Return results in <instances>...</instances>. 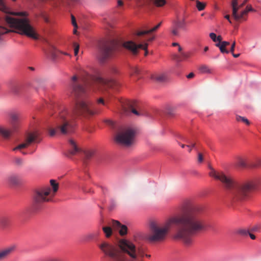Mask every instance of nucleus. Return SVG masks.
I'll return each mask as SVG.
<instances>
[{"label":"nucleus","instance_id":"f257e3e1","mask_svg":"<svg viewBox=\"0 0 261 261\" xmlns=\"http://www.w3.org/2000/svg\"><path fill=\"white\" fill-rule=\"evenodd\" d=\"M203 207L198 204H190L181 213L171 217L163 223L152 222L150 234L147 239L151 242L164 241L173 226H175L173 238L189 246L193 242V236L206 229L203 218Z\"/></svg>","mask_w":261,"mask_h":261},{"label":"nucleus","instance_id":"f03ea898","mask_svg":"<svg viewBox=\"0 0 261 261\" xmlns=\"http://www.w3.org/2000/svg\"><path fill=\"white\" fill-rule=\"evenodd\" d=\"M98 113L88 100H82L76 102L71 111L62 107L55 115V122L53 126L48 128L50 136L59 133L63 135L68 134L72 130V121L79 116H90Z\"/></svg>","mask_w":261,"mask_h":261},{"label":"nucleus","instance_id":"7ed1b4c3","mask_svg":"<svg viewBox=\"0 0 261 261\" xmlns=\"http://www.w3.org/2000/svg\"><path fill=\"white\" fill-rule=\"evenodd\" d=\"M97 246L107 261H144L143 250L125 239L117 243L102 240Z\"/></svg>","mask_w":261,"mask_h":261},{"label":"nucleus","instance_id":"20e7f679","mask_svg":"<svg viewBox=\"0 0 261 261\" xmlns=\"http://www.w3.org/2000/svg\"><path fill=\"white\" fill-rule=\"evenodd\" d=\"M209 168L211 171L208 175L222 182L227 190L229 196L234 201L245 200L255 189V185L251 181L238 182L223 172L215 170L211 166H209Z\"/></svg>","mask_w":261,"mask_h":261},{"label":"nucleus","instance_id":"39448f33","mask_svg":"<svg viewBox=\"0 0 261 261\" xmlns=\"http://www.w3.org/2000/svg\"><path fill=\"white\" fill-rule=\"evenodd\" d=\"M80 77L74 75L71 80L73 92L76 96H80L87 92L88 87L92 84H96L105 88H112L117 85L113 79H105L100 76H94L84 69L80 72Z\"/></svg>","mask_w":261,"mask_h":261},{"label":"nucleus","instance_id":"423d86ee","mask_svg":"<svg viewBox=\"0 0 261 261\" xmlns=\"http://www.w3.org/2000/svg\"><path fill=\"white\" fill-rule=\"evenodd\" d=\"M12 14L23 17L15 18L7 16L5 20L10 27L17 30L20 34L24 35L35 40L38 39V35L35 29L30 24L29 20L25 17L27 15L26 12L13 13Z\"/></svg>","mask_w":261,"mask_h":261},{"label":"nucleus","instance_id":"0eeeda50","mask_svg":"<svg viewBox=\"0 0 261 261\" xmlns=\"http://www.w3.org/2000/svg\"><path fill=\"white\" fill-rule=\"evenodd\" d=\"M9 123L10 129L0 126V135L5 139H8L11 135L17 132L20 127L21 114L16 111H12L9 112Z\"/></svg>","mask_w":261,"mask_h":261},{"label":"nucleus","instance_id":"6e6552de","mask_svg":"<svg viewBox=\"0 0 261 261\" xmlns=\"http://www.w3.org/2000/svg\"><path fill=\"white\" fill-rule=\"evenodd\" d=\"M153 39V37H150L147 38L143 37H139L136 34L134 40L137 42L140 43L137 44L134 41L130 40L124 42L123 44V46L125 48L131 51L134 55H137L138 53V49L141 48L145 50V56H146L148 55V52L147 49L148 44L146 41H151Z\"/></svg>","mask_w":261,"mask_h":261},{"label":"nucleus","instance_id":"1a4fd4ad","mask_svg":"<svg viewBox=\"0 0 261 261\" xmlns=\"http://www.w3.org/2000/svg\"><path fill=\"white\" fill-rule=\"evenodd\" d=\"M135 133V129L132 127H122L117 132L115 141L121 145L129 146L134 142Z\"/></svg>","mask_w":261,"mask_h":261},{"label":"nucleus","instance_id":"9d476101","mask_svg":"<svg viewBox=\"0 0 261 261\" xmlns=\"http://www.w3.org/2000/svg\"><path fill=\"white\" fill-rule=\"evenodd\" d=\"M54 195L51 194L50 188L38 189L34 193L33 199L35 206H39L44 203L53 201Z\"/></svg>","mask_w":261,"mask_h":261},{"label":"nucleus","instance_id":"9b49d317","mask_svg":"<svg viewBox=\"0 0 261 261\" xmlns=\"http://www.w3.org/2000/svg\"><path fill=\"white\" fill-rule=\"evenodd\" d=\"M117 43L115 40H111L105 42L100 48L99 60L101 62L112 58L116 50Z\"/></svg>","mask_w":261,"mask_h":261},{"label":"nucleus","instance_id":"f8f14e48","mask_svg":"<svg viewBox=\"0 0 261 261\" xmlns=\"http://www.w3.org/2000/svg\"><path fill=\"white\" fill-rule=\"evenodd\" d=\"M41 139L39 138V134L37 132L30 133L28 134L25 141L13 149V151L26 148L33 142L39 143Z\"/></svg>","mask_w":261,"mask_h":261},{"label":"nucleus","instance_id":"ddd939ff","mask_svg":"<svg viewBox=\"0 0 261 261\" xmlns=\"http://www.w3.org/2000/svg\"><path fill=\"white\" fill-rule=\"evenodd\" d=\"M186 22L185 19H180L177 18L173 21L170 28V33L173 37L180 36V30L185 28Z\"/></svg>","mask_w":261,"mask_h":261},{"label":"nucleus","instance_id":"4468645a","mask_svg":"<svg viewBox=\"0 0 261 261\" xmlns=\"http://www.w3.org/2000/svg\"><path fill=\"white\" fill-rule=\"evenodd\" d=\"M137 109L138 104L134 101H128L123 106V111L125 113L128 114L132 112L136 116H140L141 114Z\"/></svg>","mask_w":261,"mask_h":261},{"label":"nucleus","instance_id":"2eb2a0df","mask_svg":"<svg viewBox=\"0 0 261 261\" xmlns=\"http://www.w3.org/2000/svg\"><path fill=\"white\" fill-rule=\"evenodd\" d=\"M16 247L11 245L0 250V261H3L7 258L15 250Z\"/></svg>","mask_w":261,"mask_h":261},{"label":"nucleus","instance_id":"dca6fc26","mask_svg":"<svg viewBox=\"0 0 261 261\" xmlns=\"http://www.w3.org/2000/svg\"><path fill=\"white\" fill-rule=\"evenodd\" d=\"M111 225L113 226L114 229L120 228L119 232L121 236H123L127 233V227L125 225H121L119 221L112 220Z\"/></svg>","mask_w":261,"mask_h":261},{"label":"nucleus","instance_id":"f3484780","mask_svg":"<svg viewBox=\"0 0 261 261\" xmlns=\"http://www.w3.org/2000/svg\"><path fill=\"white\" fill-rule=\"evenodd\" d=\"M7 181L9 185L16 186L20 182V177L16 174H11L7 177Z\"/></svg>","mask_w":261,"mask_h":261},{"label":"nucleus","instance_id":"a211bd4d","mask_svg":"<svg viewBox=\"0 0 261 261\" xmlns=\"http://www.w3.org/2000/svg\"><path fill=\"white\" fill-rule=\"evenodd\" d=\"M161 23H162L161 22H160L156 25H155L154 27H153V28H152L150 30L139 31L136 33L137 36L139 37H144L145 35L150 34V33H151L152 32L156 31L160 27Z\"/></svg>","mask_w":261,"mask_h":261},{"label":"nucleus","instance_id":"6ab92c4d","mask_svg":"<svg viewBox=\"0 0 261 261\" xmlns=\"http://www.w3.org/2000/svg\"><path fill=\"white\" fill-rule=\"evenodd\" d=\"M239 7L237 8L235 13H233V10H232V16L234 18V19L238 21L240 19H244V16L247 15V11L246 10H244L242 11L240 14L238 13V10L240 9Z\"/></svg>","mask_w":261,"mask_h":261},{"label":"nucleus","instance_id":"aec40b11","mask_svg":"<svg viewBox=\"0 0 261 261\" xmlns=\"http://www.w3.org/2000/svg\"><path fill=\"white\" fill-rule=\"evenodd\" d=\"M69 143L70 147V149L69 152L71 155H74L80 151V148L78 147L75 142L73 140H69Z\"/></svg>","mask_w":261,"mask_h":261},{"label":"nucleus","instance_id":"412c9836","mask_svg":"<svg viewBox=\"0 0 261 261\" xmlns=\"http://www.w3.org/2000/svg\"><path fill=\"white\" fill-rule=\"evenodd\" d=\"M11 222L10 218L8 216H4L0 218V226L3 228L8 227Z\"/></svg>","mask_w":261,"mask_h":261},{"label":"nucleus","instance_id":"4be33fe9","mask_svg":"<svg viewBox=\"0 0 261 261\" xmlns=\"http://www.w3.org/2000/svg\"><path fill=\"white\" fill-rule=\"evenodd\" d=\"M151 78L158 82L161 83L166 80L167 76L164 73H156L153 74Z\"/></svg>","mask_w":261,"mask_h":261},{"label":"nucleus","instance_id":"5701e85b","mask_svg":"<svg viewBox=\"0 0 261 261\" xmlns=\"http://www.w3.org/2000/svg\"><path fill=\"white\" fill-rule=\"evenodd\" d=\"M112 221L109 224V226H103L102 229L105 234V236L107 238H109L112 234V227L111 225Z\"/></svg>","mask_w":261,"mask_h":261},{"label":"nucleus","instance_id":"b1692460","mask_svg":"<svg viewBox=\"0 0 261 261\" xmlns=\"http://www.w3.org/2000/svg\"><path fill=\"white\" fill-rule=\"evenodd\" d=\"M190 57V54L188 53H181L180 56L174 55V59L177 62H180Z\"/></svg>","mask_w":261,"mask_h":261},{"label":"nucleus","instance_id":"393cba45","mask_svg":"<svg viewBox=\"0 0 261 261\" xmlns=\"http://www.w3.org/2000/svg\"><path fill=\"white\" fill-rule=\"evenodd\" d=\"M141 73V70L137 66H133L130 68V76H136L139 77Z\"/></svg>","mask_w":261,"mask_h":261},{"label":"nucleus","instance_id":"a878e982","mask_svg":"<svg viewBox=\"0 0 261 261\" xmlns=\"http://www.w3.org/2000/svg\"><path fill=\"white\" fill-rule=\"evenodd\" d=\"M46 54L50 56L53 60H55L57 57V53L56 49L53 46H50L48 50L46 51Z\"/></svg>","mask_w":261,"mask_h":261},{"label":"nucleus","instance_id":"bb28decb","mask_svg":"<svg viewBox=\"0 0 261 261\" xmlns=\"http://www.w3.org/2000/svg\"><path fill=\"white\" fill-rule=\"evenodd\" d=\"M50 185L53 188V191L51 190V194L54 195V197L56 193L57 192L59 185L56 182V181L54 179H51L50 180Z\"/></svg>","mask_w":261,"mask_h":261},{"label":"nucleus","instance_id":"cd10ccee","mask_svg":"<svg viewBox=\"0 0 261 261\" xmlns=\"http://www.w3.org/2000/svg\"><path fill=\"white\" fill-rule=\"evenodd\" d=\"M235 233L241 236L245 237L248 235V233H249V230H247L246 229L239 228L236 230Z\"/></svg>","mask_w":261,"mask_h":261},{"label":"nucleus","instance_id":"c85d7f7f","mask_svg":"<svg viewBox=\"0 0 261 261\" xmlns=\"http://www.w3.org/2000/svg\"><path fill=\"white\" fill-rule=\"evenodd\" d=\"M95 151L93 150H87L84 151L85 156L86 160H89L93 156Z\"/></svg>","mask_w":261,"mask_h":261},{"label":"nucleus","instance_id":"c756f323","mask_svg":"<svg viewBox=\"0 0 261 261\" xmlns=\"http://www.w3.org/2000/svg\"><path fill=\"white\" fill-rule=\"evenodd\" d=\"M20 90L19 85L14 84L11 87V91L14 94H18Z\"/></svg>","mask_w":261,"mask_h":261},{"label":"nucleus","instance_id":"7c9ffc66","mask_svg":"<svg viewBox=\"0 0 261 261\" xmlns=\"http://www.w3.org/2000/svg\"><path fill=\"white\" fill-rule=\"evenodd\" d=\"M236 120L238 121L242 122L248 125H249L250 124L249 121L246 118H245L244 117H242L241 116L237 115Z\"/></svg>","mask_w":261,"mask_h":261},{"label":"nucleus","instance_id":"2f4dec72","mask_svg":"<svg viewBox=\"0 0 261 261\" xmlns=\"http://www.w3.org/2000/svg\"><path fill=\"white\" fill-rule=\"evenodd\" d=\"M216 45L217 47L219 48L220 50L221 53H222V54H224V53L228 54L229 53V51L226 49V47H225L224 45H222L221 43H218L216 44Z\"/></svg>","mask_w":261,"mask_h":261},{"label":"nucleus","instance_id":"473e14b6","mask_svg":"<svg viewBox=\"0 0 261 261\" xmlns=\"http://www.w3.org/2000/svg\"><path fill=\"white\" fill-rule=\"evenodd\" d=\"M0 10L6 13H9L8 8L5 4L4 0H0Z\"/></svg>","mask_w":261,"mask_h":261},{"label":"nucleus","instance_id":"72a5a7b5","mask_svg":"<svg viewBox=\"0 0 261 261\" xmlns=\"http://www.w3.org/2000/svg\"><path fill=\"white\" fill-rule=\"evenodd\" d=\"M98 236H99L98 231L93 232H92V233H90L87 234V238L88 240H92L94 238L98 237Z\"/></svg>","mask_w":261,"mask_h":261},{"label":"nucleus","instance_id":"f704fd0d","mask_svg":"<svg viewBox=\"0 0 261 261\" xmlns=\"http://www.w3.org/2000/svg\"><path fill=\"white\" fill-rule=\"evenodd\" d=\"M196 7L199 11H202L204 9L205 7V4L201 3V2H199V1H196Z\"/></svg>","mask_w":261,"mask_h":261},{"label":"nucleus","instance_id":"c9c22d12","mask_svg":"<svg viewBox=\"0 0 261 261\" xmlns=\"http://www.w3.org/2000/svg\"><path fill=\"white\" fill-rule=\"evenodd\" d=\"M238 1V0H232L231 7L232 10H233V13H235L237 8L239 7Z\"/></svg>","mask_w":261,"mask_h":261},{"label":"nucleus","instance_id":"e433bc0d","mask_svg":"<svg viewBox=\"0 0 261 261\" xmlns=\"http://www.w3.org/2000/svg\"><path fill=\"white\" fill-rule=\"evenodd\" d=\"M200 71L202 73H209L210 72V70L208 69V67L205 65H202L199 68Z\"/></svg>","mask_w":261,"mask_h":261},{"label":"nucleus","instance_id":"4c0bfd02","mask_svg":"<svg viewBox=\"0 0 261 261\" xmlns=\"http://www.w3.org/2000/svg\"><path fill=\"white\" fill-rule=\"evenodd\" d=\"M15 164L17 166H21L23 163V161L22 159L16 158L14 159Z\"/></svg>","mask_w":261,"mask_h":261},{"label":"nucleus","instance_id":"58836bf2","mask_svg":"<svg viewBox=\"0 0 261 261\" xmlns=\"http://www.w3.org/2000/svg\"><path fill=\"white\" fill-rule=\"evenodd\" d=\"M238 164L239 166H240L241 167H246V163L245 161L241 158L239 159Z\"/></svg>","mask_w":261,"mask_h":261},{"label":"nucleus","instance_id":"ea45409f","mask_svg":"<svg viewBox=\"0 0 261 261\" xmlns=\"http://www.w3.org/2000/svg\"><path fill=\"white\" fill-rule=\"evenodd\" d=\"M186 142L189 144V145H187L186 146L189 148V151L191 152L192 148L195 146V143H191L189 140H187Z\"/></svg>","mask_w":261,"mask_h":261},{"label":"nucleus","instance_id":"a19ab883","mask_svg":"<svg viewBox=\"0 0 261 261\" xmlns=\"http://www.w3.org/2000/svg\"><path fill=\"white\" fill-rule=\"evenodd\" d=\"M74 53L75 56H77L79 50V45L76 43H74Z\"/></svg>","mask_w":261,"mask_h":261},{"label":"nucleus","instance_id":"79ce46f5","mask_svg":"<svg viewBox=\"0 0 261 261\" xmlns=\"http://www.w3.org/2000/svg\"><path fill=\"white\" fill-rule=\"evenodd\" d=\"M44 261H63L62 259L58 257H50L46 259Z\"/></svg>","mask_w":261,"mask_h":261},{"label":"nucleus","instance_id":"37998d69","mask_svg":"<svg viewBox=\"0 0 261 261\" xmlns=\"http://www.w3.org/2000/svg\"><path fill=\"white\" fill-rule=\"evenodd\" d=\"M216 35L214 33L210 34V37L214 42H216Z\"/></svg>","mask_w":261,"mask_h":261},{"label":"nucleus","instance_id":"c03bdc74","mask_svg":"<svg viewBox=\"0 0 261 261\" xmlns=\"http://www.w3.org/2000/svg\"><path fill=\"white\" fill-rule=\"evenodd\" d=\"M41 17L45 22L47 23L49 22L48 18L45 14H44V13L41 14Z\"/></svg>","mask_w":261,"mask_h":261},{"label":"nucleus","instance_id":"a18cd8bd","mask_svg":"<svg viewBox=\"0 0 261 261\" xmlns=\"http://www.w3.org/2000/svg\"><path fill=\"white\" fill-rule=\"evenodd\" d=\"M71 19H72V23L73 25L74 26V27L77 28V25L76 22V19H75V18L73 15H72Z\"/></svg>","mask_w":261,"mask_h":261},{"label":"nucleus","instance_id":"49530a36","mask_svg":"<svg viewBox=\"0 0 261 261\" xmlns=\"http://www.w3.org/2000/svg\"><path fill=\"white\" fill-rule=\"evenodd\" d=\"M203 155H202V153H198V161L199 163H201V162H203Z\"/></svg>","mask_w":261,"mask_h":261},{"label":"nucleus","instance_id":"de8ad7c7","mask_svg":"<svg viewBox=\"0 0 261 261\" xmlns=\"http://www.w3.org/2000/svg\"><path fill=\"white\" fill-rule=\"evenodd\" d=\"M258 227L257 226H253L249 230L250 232H254L258 230Z\"/></svg>","mask_w":261,"mask_h":261},{"label":"nucleus","instance_id":"09e8293b","mask_svg":"<svg viewBox=\"0 0 261 261\" xmlns=\"http://www.w3.org/2000/svg\"><path fill=\"white\" fill-rule=\"evenodd\" d=\"M106 122L108 124H109V125H111L112 126H114V125H115V122H113V121L111 120H107L106 121Z\"/></svg>","mask_w":261,"mask_h":261},{"label":"nucleus","instance_id":"8fccbe9b","mask_svg":"<svg viewBox=\"0 0 261 261\" xmlns=\"http://www.w3.org/2000/svg\"><path fill=\"white\" fill-rule=\"evenodd\" d=\"M246 11H247V13H248L250 11H254V10L251 7V6H247L245 9Z\"/></svg>","mask_w":261,"mask_h":261},{"label":"nucleus","instance_id":"3c124183","mask_svg":"<svg viewBox=\"0 0 261 261\" xmlns=\"http://www.w3.org/2000/svg\"><path fill=\"white\" fill-rule=\"evenodd\" d=\"M123 5V3L121 0H118L117 1V7L118 8H120Z\"/></svg>","mask_w":261,"mask_h":261},{"label":"nucleus","instance_id":"603ef678","mask_svg":"<svg viewBox=\"0 0 261 261\" xmlns=\"http://www.w3.org/2000/svg\"><path fill=\"white\" fill-rule=\"evenodd\" d=\"M235 45H236V42H233L231 45L230 50V51L231 53H233V51H234Z\"/></svg>","mask_w":261,"mask_h":261},{"label":"nucleus","instance_id":"864d4df0","mask_svg":"<svg viewBox=\"0 0 261 261\" xmlns=\"http://www.w3.org/2000/svg\"><path fill=\"white\" fill-rule=\"evenodd\" d=\"M220 43L224 45L225 47H226L230 44V43L227 41H222Z\"/></svg>","mask_w":261,"mask_h":261},{"label":"nucleus","instance_id":"5fc2aeb1","mask_svg":"<svg viewBox=\"0 0 261 261\" xmlns=\"http://www.w3.org/2000/svg\"><path fill=\"white\" fill-rule=\"evenodd\" d=\"M222 37L221 36H216V42H219L218 43H221L222 42Z\"/></svg>","mask_w":261,"mask_h":261},{"label":"nucleus","instance_id":"6e6d98bb","mask_svg":"<svg viewBox=\"0 0 261 261\" xmlns=\"http://www.w3.org/2000/svg\"><path fill=\"white\" fill-rule=\"evenodd\" d=\"M224 18H225V19H226L229 21V23H232L231 20V19H230V16H229V15H228V14L224 16Z\"/></svg>","mask_w":261,"mask_h":261},{"label":"nucleus","instance_id":"4d7b16f0","mask_svg":"<svg viewBox=\"0 0 261 261\" xmlns=\"http://www.w3.org/2000/svg\"><path fill=\"white\" fill-rule=\"evenodd\" d=\"M195 74L193 72H191L187 76V78L188 79H191V78H193Z\"/></svg>","mask_w":261,"mask_h":261},{"label":"nucleus","instance_id":"13d9d810","mask_svg":"<svg viewBox=\"0 0 261 261\" xmlns=\"http://www.w3.org/2000/svg\"><path fill=\"white\" fill-rule=\"evenodd\" d=\"M97 102H98V103H102L103 105H105V102L104 101V100L102 98H100L99 99H98Z\"/></svg>","mask_w":261,"mask_h":261},{"label":"nucleus","instance_id":"bf43d9fd","mask_svg":"<svg viewBox=\"0 0 261 261\" xmlns=\"http://www.w3.org/2000/svg\"><path fill=\"white\" fill-rule=\"evenodd\" d=\"M248 0H244V1L240 5H239V8H242L246 4Z\"/></svg>","mask_w":261,"mask_h":261},{"label":"nucleus","instance_id":"052dcab7","mask_svg":"<svg viewBox=\"0 0 261 261\" xmlns=\"http://www.w3.org/2000/svg\"><path fill=\"white\" fill-rule=\"evenodd\" d=\"M248 234L249 235V236L251 239H252V240L255 239V236L253 234H252L251 233V232L249 231V233H248Z\"/></svg>","mask_w":261,"mask_h":261},{"label":"nucleus","instance_id":"680f3d73","mask_svg":"<svg viewBox=\"0 0 261 261\" xmlns=\"http://www.w3.org/2000/svg\"><path fill=\"white\" fill-rule=\"evenodd\" d=\"M259 165H261V161H258V164H256V165H250L251 167H257V166H259Z\"/></svg>","mask_w":261,"mask_h":261},{"label":"nucleus","instance_id":"e2e57ef3","mask_svg":"<svg viewBox=\"0 0 261 261\" xmlns=\"http://www.w3.org/2000/svg\"><path fill=\"white\" fill-rule=\"evenodd\" d=\"M232 56H233V57L234 58H238L240 56V54H233V53H232Z\"/></svg>","mask_w":261,"mask_h":261},{"label":"nucleus","instance_id":"0e129e2a","mask_svg":"<svg viewBox=\"0 0 261 261\" xmlns=\"http://www.w3.org/2000/svg\"><path fill=\"white\" fill-rule=\"evenodd\" d=\"M178 50L179 52H181V50H182V48L179 45L178 46Z\"/></svg>","mask_w":261,"mask_h":261},{"label":"nucleus","instance_id":"69168bd1","mask_svg":"<svg viewBox=\"0 0 261 261\" xmlns=\"http://www.w3.org/2000/svg\"><path fill=\"white\" fill-rule=\"evenodd\" d=\"M208 50V47L207 46H205L204 48V51L206 52Z\"/></svg>","mask_w":261,"mask_h":261},{"label":"nucleus","instance_id":"338daca9","mask_svg":"<svg viewBox=\"0 0 261 261\" xmlns=\"http://www.w3.org/2000/svg\"><path fill=\"white\" fill-rule=\"evenodd\" d=\"M172 45H173V46H178V45H179V44H178V43H172Z\"/></svg>","mask_w":261,"mask_h":261},{"label":"nucleus","instance_id":"774afa93","mask_svg":"<svg viewBox=\"0 0 261 261\" xmlns=\"http://www.w3.org/2000/svg\"><path fill=\"white\" fill-rule=\"evenodd\" d=\"M76 28H74V30H73V33H74V34H76Z\"/></svg>","mask_w":261,"mask_h":261}]
</instances>
